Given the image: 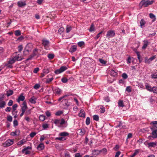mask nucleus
<instances>
[{
	"instance_id": "obj_1",
	"label": "nucleus",
	"mask_w": 157,
	"mask_h": 157,
	"mask_svg": "<svg viewBox=\"0 0 157 157\" xmlns=\"http://www.w3.org/2000/svg\"><path fill=\"white\" fill-rule=\"evenodd\" d=\"M69 135L68 132H63L60 133L59 134V136L60 137H56L55 138L56 140H59L60 141H63L66 140V136H68Z\"/></svg>"
},
{
	"instance_id": "obj_2",
	"label": "nucleus",
	"mask_w": 157,
	"mask_h": 157,
	"mask_svg": "<svg viewBox=\"0 0 157 157\" xmlns=\"http://www.w3.org/2000/svg\"><path fill=\"white\" fill-rule=\"evenodd\" d=\"M154 2V1L149 0H142L140 2V5L144 7H147L149 5L152 4Z\"/></svg>"
},
{
	"instance_id": "obj_3",
	"label": "nucleus",
	"mask_w": 157,
	"mask_h": 157,
	"mask_svg": "<svg viewBox=\"0 0 157 157\" xmlns=\"http://www.w3.org/2000/svg\"><path fill=\"white\" fill-rule=\"evenodd\" d=\"M33 48V45L32 44L29 43L26 46L24 51V54L27 55L29 52L31 51Z\"/></svg>"
},
{
	"instance_id": "obj_4",
	"label": "nucleus",
	"mask_w": 157,
	"mask_h": 157,
	"mask_svg": "<svg viewBox=\"0 0 157 157\" xmlns=\"http://www.w3.org/2000/svg\"><path fill=\"white\" fill-rule=\"evenodd\" d=\"M16 61L14 58H12L8 61L7 63L4 64L3 66L4 67L7 66L8 68H12L13 67L12 64L14 63Z\"/></svg>"
},
{
	"instance_id": "obj_5",
	"label": "nucleus",
	"mask_w": 157,
	"mask_h": 157,
	"mask_svg": "<svg viewBox=\"0 0 157 157\" xmlns=\"http://www.w3.org/2000/svg\"><path fill=\"white\" fill-rule=\"evenodd\" d=\"M145 145L149 148H151L152 147H155L157 144V142H146L144 143Z\"/></svg>"
},
{
	"instance_id": "obj_6",
	"label": "nucleus",
	"mask_w": 157,
	"mask_h": 157,
	"mask_svg": "<svg viewBox=\"0 0 157 157\" xmlns=\"http://www.w3.org/2000/svg\"><path fill=\"white\" fill-rule=\"evenodd\" d=\"M14 140L12 139H8L2 144L4 147H9L12 145L13 143Z\"/></svg>"
},
{
	"instance_id": "obj_7",
	"label": "nucleus",
	"mask_w": 157,
	"mask_h": 157,
	"mask_svg": "<svg viewBox=\"0 0 157 157\" xmlns=\"http://www.w3.org/2000/svg\"><path fill=\"white\" fill-rule=\"evenodd\" d=\"M67 69V68L66 67L63 66L61 67L59 69L55 70L54 72L56 74H58L63 72Z\"/></svg>"
},
{
	"instance_id": "obj_8",
	"label": "nucleus",
	"mask_w": 157,
	"mask_h": 157,
	"mask_svg": "<svg viewBox=\"0 0 157 157\" xmlns=\"http://www.w3.org/2000/svg\"><path fill=\"white\" fill-rule=\"evenodd\" d=\"M151 129L152 131V135L154 138H156L157 137V127L156 126L154 125Z\"/></svg>"
},
{
	"instance_id": "obj_9",
	"label": "nucleus",
	"mask_w": 157,
	"mask_h": 157,
	"mask_svg": "<svg viewBox=\"0 0 157 157\" xmlns=\"http://www.w3.org/2000/svg\"><path fill=\"white\" fill-rule=\"evenodd\" d=\"M115 35V33L113 30H110L107 32L106 37L108 38L113 37Z\"/></svg>"
},
{
	"instance_id": "obj_10",
	"label": "nucleus",
	"mask_w": 157,
	"mask_h": 157,
	"mask_svg": "<svg viewBox=\"0 0 157 157\" xmlns=\"http://www.w3.org/2000/svg\"><path fill=\"white\" fill-rule=\"evenodd\" d=\"M42 42V44L44 46L45 48L47 50L48 49V47L49 44V41L45 39H43V40Z\"/></svg>"
},
{
	"instance_id": "obj_11",
	"label": "nucleus",
	"mask_w": 157,
	"mask_h": 157,
	"mask_svg": "<svg viewBox=\"0 0 157 157\" xmlns=\"http://www.w3.org/2000/svg\"><path fill=\"white\" fill-rule=\"evenodd\" d=\"M31 149V147L29 146H28L24 148L22 150L23 153H25L26 155L29 154L30 153V150Z\"/></svg>"
},
{
	"instance_id": "obj_12",
	"label": "nucleus",
	"mask_w": 157,
	"mask_h": 157,
	"mask_svg": "<svg viewBox=\"0 0 157 157\" xmlns=\"http://www.w3.org/2000/svg\"><path fill=\"white\" fill-rule=\"evenodd\" d=\"M13 57L16 60L20 61L22 59L21 55L19 54H17V52L13 54Z\"/></svg>"
},
{
	"instance_id": "obj_13",
	"label": "nucleus",
	"mask_w": 157,
	"mask_h": 157,
	"mask_svg": "<svg viewBox=\"0 0 157 157\" xmlns=\"http://www.w3.org/2000/svg\"><path fill=\"white\" fill-rule=\"evenodd\" d=\"M143 42H144V44L143 46L142 47V48L143 49H145L147 46L149 44V42L148 41L146 40H144L143 41Z\"/></svg>"
},
{
	"instance_id": "obj_14",
	"label": "nucleus",
	"mask_w": 157,
	"mask_h": 157,
	"mask_svg": "<svg viewBox=\"0 0 157 157\" xmlns=\"http://www.w3.org/2000/svg\"><path fill=\"white\" fill-rule=\"evenodd\" d=\"M61 157H70L69 153L66 151H64L61 153Z\"/></svg>"
},
{
	"instance_id": "obj_15",
	"label": "nucleus",
	"mask_w": 157,
	"mask_h": 157,
	"mask_svg": "<svg viewBox=\"0 0 157 157\" xmlns=\"http://www.w3.org/2000/svg\"><path fill=\"white\" fill-rule=\"evenodd\" d=\"M27 108V103L25 101H24L22 104L21 109L22 111L25 112Z\"/></svg>"
},
{
	"instance_id": "obj_16",
	"label": "nucleus",
	"mask_w": 157,
	"mask_h": 157,
	"mask_svg": "<svg viewBox=\"0 0 157 157\" xmlns=\"http://www.w3.org/2000/svg\"><path fill=\"white\" fill-rule=\"evenodd\" d=\"M26 5V2L24 1H20L17 2V5L19 7H22Z\"/></svg>"
},
{
	"instance_id": "obj_17",
	"label": "nucleus",
	"mask_w": 157,
	"mask_h": 157,
	"mask_svg": "<svg viewBox=\"0 0 157 157\" xmlns=\"http://www.w3.org/2000/svg\"><path fill=\"white\" fill-rule=\"evenodd\" d=\"M25 99V96H23V94H22L19 96L18 99H17V101L19 103L20 101H24Z\"/></svg>"
},
{
	"instance_id": "obj_18",
	"label": "nucleus",
	"mask_w": 157,
	"mask_h": 157,
	"mask_svg": "<svg viewBox=\"0 0 157 157\" xmlns=\"http://www.w3.org/2000/svg\"><path fill=\"white\" fill-rule=\"evenodd\" d=\"M53 92L57 94H59L62 92V90L58 88H55L53 89Z\"/></svg>"
},
{
	"instance_id": "obj_19",
	"label": "nucleus",
	"mask_w": 157,
	"mask_h": 157,
	"mask_svg": "<svg viewBox=\"0 0 157 157\" xmlns=\"http://www.w3.org/2000/svg\"><path fill=\"white\" fill-rule=\"evenodd\" d=\"M44 147V144L42 143H41L38 146L37 148L38 150L41 151L43 150Z\"/></svg>"
},
{
	"instance_id": "obj_20",
	"label": "nucleus",
	"mask_w": 157,
	"mask_h": 157,
	"mask_svg": "<svg viewBox=\"0 0 157 157\" xmlns=\"http://www.w3.org/2000/svg\"><path fill=\"white\" fill-rule=\"evenodd\" d=\"M78 116L80 117H84L85 116V112L82 109L80 110V112L78 114Z\"/></svg>"
},
{
	"instance_id": "obj_21",
	"label": "nucleus",
	"mask_w": 157,
	"mask_h": 157,
	"mask_svg": "<svg viewBox=\"0 0 157 157\" xmlns=\"http://www.w3.org/2000/svg\"><path fill=\"white\" fill-rule=\"evenodd\" d=\"M100 153V150H94L92 151V154L93 155L97 156Z\"/></svg>"
},
{
	"instance_id": "obj_22",
	"label": "nucleus",
	"mask_w": 157,
	"mask_h": 157,
	"mask_svg": "<svg viewBox=\"0 0 157 157\" xmlns=\"http://www.w3.org/2000/svg\"><path fill=\"white\" fill-rule=\"evenodd\" d=\"M37 49H35L33 51V55L31 56L30 57H29V58L27 59V60H29L31 59L34 56L36 55L37 54Z\"/></svg>"
},
{
	"instance_id": "obj_23",
	"label": "nucleus",
	"mask_w": 157,
	"mask_h": 157,
	"mask_svg": "<svg viewBox=\"0 0 157 157\" xmlns=\"http://www.w3.org/2000/svg\"><path fill=\"white\" fill-rule=\"evenodd\" d=\"M145 86L146 87V89L148 91L151 92V90H152V88L147 83H146L145 84Z\"/></svg>"
},
{
	"instance_id": "obj_24",
	"label": "nucleus",
	"mask_w": 157,
	"mask_h": 157,
	"mask_svg": "<svg viewBox=\"0 0 157 157\" xmlns=\"http://www.w3.org/2000/svg\"><path fill=\"white\" fill-rule=\"evenodd\" d=\"M77 50V46L75 45L72 46L70 49V51L71 53L75 52Z\"/></svg>"
},
{
	"instance_id": "obj_25",
	"label": "nucleus",
	"mask_w": 157,
	"mask_h": 157,
	"mask_svg": "<svg viewBox=\"0 0 157 157\" xmlns=\"http://www.w3.org/2000/svg\"><path fill=\"white\" fill-rule=\"evenodd\" d=\"M149 15L150 17L152 19V21L153 22L155 21L156 20V17L154 14L152 13H150Z\"/></svg>"
},
{
	"instance_id": "obj_26",
	"label": "nucleus",
	"mask_w": 157,
	"mask_h": 157,
	"mask_svg": "<svg viewBox=\"0 0 157 157\" xmlns=\"http://www.w3.org/2000/svg\"><path fill=\"white\" fill-rule=\"evenodd\" d=\"M29 101L32 103L35 104L36 103V98L33 96L29 99Z\"/></svg>"
},
{
	"instance_id": "obj_27",
	"label": "nucleus",
	"mask_w": 157,
	"mask_h": 157,
	"mask_svg": "<svg viewBox=\"0 0 157 157\" xmlns=\"http://www.w3.org/2000/svg\"><path fill=\"white\" fill-rule=\"evenodd\" d=\"M26 141L25 139H22L21 140L18 142L17 143V145L21 146Z\"/></svg>"
},
{
	"instance_id": "obj_28",
	"label": "nucleus",
	"mask_w": 157,
	"mask_h": 157,
	"mask_svg": "<svg viewBox=\"0 0 157 157\" xmlns=\"http://www.w3.org/2000/svg\"><path fill=\"white\" fill-rule=\"evenodd\" d=\"M6 104V103L5 101L0 100V108L4 107Z\"/></svg>"
},
{
	"instance_id": "obj_29",
	"label": "nucleus",
	"mask_w": 157,
	"mask_h": 157,
	"mask_svg": "<svg viewBox=\"0 0 157 157\" xmlns=\"http://www.w3.org/2000/svg\"><path fill=\"white\" fill-rule=\"evenodd\" d=\"M151 76L152 78H157V72L152 73L151 74Z\"/></svg>"
},
{
	"instance_id": "obj_30",
	"label": "nucleus",
	"mask_w": 157,
	"mask_h": 157,
	"mask_svg": "<svg viewBox=\"0 0 157 157\" xmlns=\"http://www.w3.org/2000/svg\"><path fill=\"white\" fill-rule=\"evenodd\" d=\"M145 23L146 22L143 19H142L140 22V27L143 28Z\"/></svg>"
},
{
	"instance_id": "obj_31",
	"label": "nucleus",
	"mask_w": 157,
	"mask_h": 157,
	"mask_svg": "<svg viewBox=\"0 0 157 157\" xmlns=\"http://www.w3.org/2000/svg\"><path fill=\"white\" fill-rule=\"evenodd\" d=\"M13 91L12 90H9L6 91V95L7 96L9 97L12 95L13 94Z\"/></svg>"
},
{
	"instance_id": "obj_32",
	"label": "nucleus",
	"mask_w": 157,
	"mask_h": 157,
	"mask_svg": "<svg viewBox=\"0 0 157 157\" xmlns=\"http://www.w3.org/2000/svg\"><path fill=\"white\" fill-rule=\"evenodd\" d=\"M72 29V27L71 26L67 25L66 27V31L67 33H69Z\"/></svg>"
},
{
	"instance_id": "obj_33",
	"label": "nucleus",
	"mask_w": 157,
	"mask_h": 157,
	"mask_svg": "<svg viewBox=\"0 0 157 157\" xmlns=\"http://www.w3.org/2000/svg\"><path fill=\"white\" fill-rule=\"evenodd\" d=\"M39 120L42 121H44L45 119V117L43 115H40L39 116Z\"/></svg>"
},
{
	"instance_id": "obj_34",
	"label": "nucleus",
	"mask_w": 157,
	"mask_h": 157,
	"mask_svg": "<svg viewBox=\"0 0 157 157\" xmlns=\"http://www.w3.org/2000/svg\"><path fill=\"white\" fill-rule=\"evenodd\" d=\"M107 149L105 148H104L101 150H100V152L103 155H105L107 153Z\"/></svg>"
},
{
	"instance_id": "obj_35",
	"label": "nucleus",
	"mask_w": 157,
	"mask_h": 157,
	"mask_svg": "<svg viewBox=\"0 0 157 157\" xmlns=\"http://www.w3.org/2000/svg\"><path fill=\"white\" fill-rule=\"evenodd\" d=\"M151 92H153V93L157 94V87H153Z\"/></svg>"
},
{
	"instance_id": "obj_36",
	"label": "nucleus",
	"mask_w": 157,
	"mask_h": 157,
	"mask_svg": "<svg viewBox=\"0 0 157 157\" xmlns=\"http://www.w3.org/2000/svg\"><path fill=\"white\" fill-rule=\"evenodd\" d=\"M89 31L90 32H94V27L93 24H92L90 27Z\"/></svg>"
},
{
	"instance_id": "obj_37",
	"label": "nucleus",
	"mask_w": 157,
	"mask_h": 157,
	"mask_svg": "<svg viewBox=\"0 0 157 157\" xmlns=\"http://www.w3.org/2000/svg\"><path fill=\"white\" fill-rule=\"evenodd\" d=\"M60 119H55L53 121V123L57 125H59Z\"/></svg>"
},
{
	"instance_id": "obj_38",
	"label": "nucleus",
	"mask_w": 157,
	"mask_h": 157,
	"mask_svg": "<svg viewBox=\"0 0 157 157\" xmlns=\"http://www.w3.org/2000/svg\"><path fill=\"white\" fill-rule=\"evenodd\" d=\"M85 43L83 41H80L78 43V45L80 47H81Z\"/></svg>"
},
{
	"instance_id": "obj_39",
	"label": "nucleus",
	"mask_w": 157,
	"mask_h": 157,
	"mask_svg": "<svg viewBox=\"0 0 157 157\" xmlns=\"http://www.w3.org/2000/svg\"><path fill=\"white\" fill-rule=\"evenodd\" d=\"M65 123V120L63 119H62L61 120H60L59 125H62Z\"/></svg>"
},
{
	"instance_id": "obj_40",
	"label": "nucleus",
	"mask_w": 157,
	"mask_h": 157,
	"mask_svg": "<svg viewBox=\"0 0 157 157\" xmlns=\"http://www.w3.org/2000/svg\"><path fill=\"white\" fill-rule=\"evenodd\" d=\"M118 104L119 106L121 107H123L124 106V105L122 101H119L118 102Z\"/></svg>"
},
{
	"instance_id": "obj_41",
	"label": "nucleus",
	"mask_w": 157,
	"mask_h": 157,
	"mask_svg": "<svg viewBox=\"0 0 157 157\" xmlns=\"http://www.w3.org/2000/svg\"><path fill=\"white\" fill-rule=\"evenodd\" d=\"M90 119L89 117H87L86 118V123L87 125H88L90 124Z\"/></svg>"
},
{
	"instance_id": "obj_42",
	"label": "nucleus",
	"mask_w": 157,
	"mask_h": 157,
	"mask_svg": "<svg viewBox=\"0 0 157 157\" xmlns=\"http://www.w3.org/2000/svg\"><path fill=\"white\" fill-rule=\"evenodd\" d=\"M15 34L16 36H19L21 35V31L19 30H17L15 32Z\"/></svg>"
},
{
	"instance_id": "obj_43",
	"label": "nucleus",
	"mask_w": 157,
	"mask_h": 157,
	"mask_svg": "<svg viewBox=\"0 0 157 157\" xmlns=\"http://www.w3.org/2000/svg\"><path fill=\"white\" fill-rule=\"evenodd\" d=\"M48 57L50 59H52L54 58V55L53 54H48Z\"/></svg>"
},
{
	"instance_id": "obj_44",
	"label": "nucleus",
	"mask_w": 157,
	"mask_h": 157,
	"mask_svg": "<svg viewBox=\"0 0 157 157\" xmlns=\"http://www.w3.org/2000/svg\"><path fill=\"white\" fill-rule=\"evenodd\" d=\"M40 86L39 84H36L33 86V88L36 90H37Z\"/></svg>"
},
{
	"instance_id": "obj_45",
	"label": "nucleus",
	"mask_w": 157,
	"mask_h": 157,
	"mask_svg": "<svg viewBox=\"0 0 157 157\" xmlns=\"http://www.w3.org/2000/svg\"><path fill=\"white\" fill-rule=\"evenodd\" d=\"M111 74L112 75L115 76L117 75V73L113 70H112L111 71Z\"/></svg>"
},
{
	"instance_id": "obj_46",
	"label": "nucleus",
	"mask_w": 157,
	"mask_h": 157,
	"mask_svg": "<svg viewBox=\"0 0 157 157\" xmlns=\"http://www.w3.org/2000/svg\"><path fill=\"white\" fill-rule=\"evenodd\" d=\"M54 79V78L53 77L51 78H47L46 80V83H49L51 82H52Z\"/></svg>"
},
{
	"instance_id": "obj_47",
	"label": "nucleus",
	"mask_w": 157,
	"mask_h": 157,
	"mask_svg": "<svg viewBox=\"0 0 157 157\" xmlns=\"http://www.w3.org/2000/svg\"><path fill=\"white\" fill-rule=\"evenodd\" d=\"M42 127L44 129H46L49 127V125L47 124H44L42 125Z\"/></svg>"
},
{
	"instance_id": "obj_48",
	"label": "nucleus",
	"mask_w": 157,
	"mask_h": 157,
	"mask_svg": "<svg viewBox=\"0 0 157 157\" xmlns=\"http://www.w3.org/2000/svg\"><path fill=\"white\" fill-rule=\"evenodd\" d=\"M126 91L128 93H130L131 92V89L130 86H127L126 89Z\"/></svg>"
},
{
	"instance_id": "obj_49",
	"label": "nucleus",
	"mask_w": 157,
	"mask_h": 157,
	"mask_svg": "<svg viewBox=\"0 0 157 157\" xmlns=\"http://www.w3.org/2000/svg\"><path fill=\"white\" fill-rule=\"evenodd\" d=\"M36 133L34 132H33L30 134L29 136L33 138L36 135Z\"/></svg>"
},
{
	"instance_id": "obj_50",
	"label": "nucleus",
	"mask_w": 157,
	"mask_h": 157,
	"mask_svg": "<svg viewBox=\"0 0 157 157\" xmlns=\"http://www.w3.org/2000/svg\"><path fill=\"white\" fill-rule=\"evenodd\" d=\"M93 120L96 121H98L99 119V117L97 115H94L93 117Z\"/></svg>"
},
{
	"instance_id": "obj_51",
	"label": "nucleus",
	"mask_w": 157,
	"mask_h": 157,
	"mask_svg": "<svg viewBox=\"0 0 157 157\" xmlns=\"http://www.w3.org/2000/svg\"><path fill=\"white\" fill-rule=\"evenodd\" d=\"M151 61L149 59H148L147 58H145V62L146 63L149 64L151 62Z\"/></svg>"
},
{
	"instance_id": "obj_52",
	"label": "nucleus",
	"mask_w": 157,
	"mask_h": 157,
	"mask_svg": "<svg viewBox=\"0 0 157 157\" xmlns=\"http://www.w3.org/2000/svg\"><path fill=\"white\" fill-rule=\"evenodd\" d=\"M17 131H17V130H16L14 132H12L10 133V135L12 136H15L17 135Z\"/></svg>"
},
{
	"instance_id": "obj_53",
	"label": "nucleus",
	"mask_w": 157,
	"mask_h": 157,
	"mask_svg": "<svg viewBox=\"0 0 157 157\" xmlns=\"http://www.w3.org/2000/svg\"><path fill=\"white\" fill-rule=\"evenodd\" d=\"M63 113V112L62 111H59L56 113L55 115L56 116H59Z\"/></svg>"
},
{
	"instance_id": "obj_54",
	"label": "nucleus",
	"mask_w": 157,
	"mask_h": 157,
	"mask_svg": "<svg viewBox=\"0 0 157 157\" xmlns=\"http://www.w3.org/2000/svg\"><path fill=\"white\" fill-rule=\"evenodd\" d=\"M122 78L124 79L127 78L128 77L127 74L125 73H123L122 74Z\"/></svg>"
},
{
	"instance_id": "obj_55",
	"label": "nucleus",
	"mask_w": 157,
	"mask_h": 157,
	"mask_svg": "<svg viewBox=\"0 0 157 157\" xmlns=\"http://www.w3.org/2000/svg\"><path fill=\"white\" fill-rule=\"evenodd\" d=\"M49 70L48 69H44L43 70V72L45 74H46L48 73L49 72Z\"/></svg>"
},
{
	"instance_id": "obj_56",
	"label": "nucleus",
	"mask_w": 157,
	"mask_h": 157,
	"mask_svg": "<svg viewBox=\"0 0 157 157\" xmlns=\"http://www.w3.org/2000/svg\"><path fill=\"white\" fill-rule=\"evenodd\" d=\"M64 31V29L63 27L60 28L58 30V32L60 34H61Z\"/></svg>"
},
{
	"instance_id": "obj_57",
	"label": "nucleus",
	"mask_w": 157,
	"mask_h": 157,
	"mask_svg": "<svg viewBox=\"0 0 157 157\" xmlns=\"http://www.w3.org/2000/svg\"><path fill=\"white\" fill-rule=\"evenodd\" d=\"M61 81L63 83H66L67 81V79L66 78H62Z\"/></svg>"
},
{
	"instance_id": "obj_58",
	"label": "nucleus",
	"mask_w": 157,
	"mask_h": 157,
	"mask_svg": "<svg viewBox=\"0 0 157 157\" xmlns=\"http://www.w3.org/2000/svg\"><path fill=\"white\" fill-rule=\"evenodd\" d=\"M100 109L101 113H104L105 112V108L103 106L101 107Z\"/></svg>"
},
{
	"instance_id": "obj_59",
	"label": "nucleus",
	"mask_w": 157,
	"mask_h": 157,
	"mask_svg": "<svg viewBox=\"0 0 157 157\" xmlns=\"http://www.w3.org/2000/svg\"><path fill=\"white\" fill-rule=\"evenodd\" d=\"M18 51L19 52H21L23 49V47L21 45H20L18 47Z\"/></svg>"
},
{
	"instance_id": "obj_60",
	"label": "nucleus",
	"mask_w": 157,
	"mask_h": 157,
	"mask_svg": "<svg viewBox=\"0 0 157 157\" xmlns=\"http://www.w3.org/2000/svg\"><path fill=\"white\" fill-rule=\"evenodd\" d=\"M138 86L141 89H144V86L142 83H140L138 85Z\"/></svg>"
},
{
	"instance_id": "obj_61",
	"label": "nucleus",
	"mask_w": 157,
	"mask_h": 157,
	"mask_svg": "<svg viewBox=\"0 0 157 157\" xmlns=\"http://www.w3.org/2000/svg\"><path fill=\"white\" fill-rule=\"evenodd\" d=\"M17 107V104H14L12 107L13 109V111H15Z\"/></svg>"
},
{
	"instance_id": "obj_62",
	"label": "nucleus",
	"mask_w": 157,
	"mask_h": 157,
	"mask_svg": "<svg viewBox=\"0 0 157 157\" xmlns=\"http://www.w3.org/2000/svg\"><path fill=\"white\" fill-rule=\"evenodd\" d=\"M102 33V32H100L98 34H97V36L95 37V39H98L100 36V35Z\"/></svg>"
},
{
	"instance_id": "obj_63",
	"label": "nucleus",
	"mask_w": 157,
	"mask_h": 157,
	"mask_svg": "<svg viewBox=\"0 0 157 157\" xmlns=\"http://www.w3.org/2000/svg\"><path fill=\"white\" fill-rule=\"evenodd\" d=\"M7 120L8 121H10V122L12 121V117L10 116H8L7 118Z\"/></svg>"
},
{
	"instance_id": "obj_64",
	"label": "nucleus",
	"mask_w": 157,
	"mask_h": 157,
	"mask_svg": "<svg viewBox=\"0 0 157 157\" xmlns=\"http://www.w3.org/2000/svg\"><path fill=\"white\" fill-rule=\"evenodd\" d=\"M121 152L120 151L117 152L115 156V157H119V155H120Z\"/></svg>"
}]
</instances>
